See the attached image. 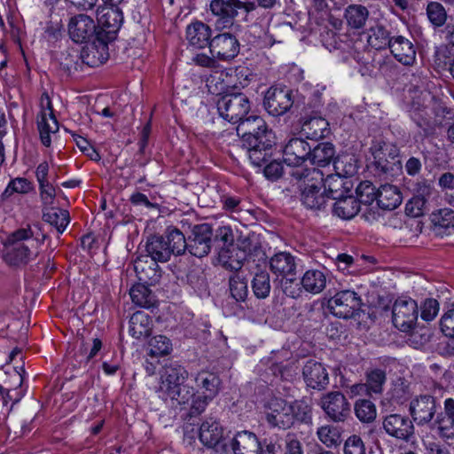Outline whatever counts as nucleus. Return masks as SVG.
Segmentation results:
<instances>
[{"label": "nucleus", "instance_id": "62", "mask_svg": "<svg viewBox=\"0 0 454 454\" xmlns=\"http://www.w3.org/2000/svg\"><path fill=\"white\" fill-rule=\"evenodd\" d=\"M305 208L314 212L321 211L325 208V200H301Z\"/></svg>", "mask_w": 454, "mask_h": 454}, {"label": "nucleus", "instance_id": "26", "mask_svg": "<svg viewBox=\"0 0 454 454\" xmlns=\"http://www.w3.org/2000/svg\"><path fill=\"white\" fill-rule=\"evenodd\" d=\"M389 48L395 59L400 63L411 66L416 60V51L413 43L407 38L397 35L389 41Z\"/></svg>", "mask_w": 454, "mask_h": 454}, {"label": "nucleus", "instance_id": "10", "mask_svg": "<svg viewBox=\"0 0 454 454\" xmlns=\"http://www.w3.org/2000/svg\"><path fill=\"white\" fill-rule=\"evenodd\" d=\"M199 436L202 444L212 449L214 454L230 453V440L223 437V427L213 418L207 419L201 424Z\"/></svg>", "mask_w": 454, "mask_h": 454}, {"label": "nucleus", "instance_id": "63", "mask_svg": "<svg viewBox=\"0 0 454 454\" xmlns=\"http://www.w3.org/2000/svg\"><path fill=\"white\" fill-rule=\"evenodd\" d=\"M405 168L409 175L414 176L419 172L421 168V163L418 159L411 158L406 162Z\"/></svg>", "mask_w": 454, "mask_h": 454}, {"label": "nucleus", "instance_id": "38", "mask_svg": "<svg viewBox=\"0 0 454 454\" xmlns=\"http://www.w3.org/2000/svg\"><path fill=\"white\" fill-rule=\"evenodd\" d=\"M318 440L327 448L336 447L341 442V431L335 426H322L317 428Z\"/></svg>", "mask_w": 454, "mask_h": 454}, {"label": "nucleus", "instance_id": "7", "mask_svg": "<svg viewBox=\"0 0 454 454\" xmlns=\"http://www.w3.org/2000/svg\"><path fill=\"white\" fill-rule=\"evenodd\" d=\"M194 381L198 394L193 389L190 404H186L190 417H196L204 412L209 403L218 395L222 383L216 373L208 371L199 372L194 376Z\"/></svg>", "mask_w": 454, "mask_h": 454}, {"label": "nucleus", "instance_id": "31", "mask_svg": "<svg viewBox=\"0 0 454 454\" xmlns=\"http://www.w3.org/2000/svg\"><path fill=\"white\" fill-rule=\"evenodd\" d=\"M326 275L319 270H308L300 283L302 288L312 294H320L326 286Z\"/></svg>", "mask_w": 454, "mask_h": 454}, {"label": "nucleus", "instance_id": "24", "mask_svg": "<svg viewBox=\"0 0 454 454\" xmlns=\"http://www.w3.org/2000/svg\"><path fill=\"white\" fill-rule=\"evenodd\" d=\"M234 454H262L257 436L249 431H241L230 440V450Z\"/></svg>", "mask_w": 454, "mask_h": 454}, {"label": "nucleus", "instance_id": "49", "mask_svg": "<svg viewBox=\"0 0 454 454\" xmlns=\"http://www.w3.org/2000/svg\"><path fill=\"white\" fill-rule=\"evenodd\" d=\"M427 14L430 22L436 27L442 26L447 19V13L443 6L435 2L428 4Z\"/></svg>", "mask_w": 454, "mask_h": 454}, {"label": "nucleus", "instance_id": "64", "mask_svg": "<svg viewBox=\"0 0 454 454\" xmlns=\"http://www.w3.org/2000/svg\"><path fill=\"white\" fill-rule=\"evenodd\" d=\"M49 171V166L47 162H42L36 168V177L40 184L43 186V182L47 181L46 177Z\"/></svg>", "mask_w": 454, "mask_h": 454}, {"label": "nucleus", "instance_id": "39", "mask_svg": "<svg viewBox=\"0 0 454 454\" xmlns=\"http://www.w3.org/2000/svg\"><path fill=\"white\" fill-rule=\"evenodd\" d=\"M362 200H336L333 204V214L338 217L348 220L361 210Z\"/></svg>", "mask_w": 454, "mask_h": 454}, {"label": "nucleus", "instance_id": "34", "mask_svg": "<svg viewBox=\"0 0 454 454\" xmlns=\"http://www.w3.org/2000/svg\"><path fill=\"white\" fill-rule=\"evenodd\" d=\"M328 122L321 117H311L301 123V133L309 139H318L325 136Z\"/></svg>", "mask_w": 454, "mask_h": 454}, {"label": "nucleus", "instance_id": "60", "mask_svg": "<svg viewBox=\"0 0 454 454\" xmlns=\"http://www.w3.org/2000/svg\"><path fill=\"white\" fill-rule=\"evenodd\" d=\"M402 200H393L389 202L388 200H376L375 208L380 210L381 214L385 211H391L395 209L401 205Z\"/></svg>", "mask_w": 454, "mask_h": 454}, {"label": "nucleus", "instance_id": "5", "mask_svg": "<svg viewBox=\"0 0 454 454\" xmlns=\"http://www.w3.org/2000/svg\"><path fill=\"white\" fill-rule=\"evenodd\" d=\"M357 160L352 154H341L334 161L335 175H329L325 180L317 184L318 188L314 190V196L327 199H350L346 192L349 191L350 184L341 176H354L357 171Z\"/></svg>", "mask_w": 454, "mask_h": 454}, {"label": "nucleus", "instance_id": "59", "mask_svg": "<svg viewBox=\"0 0 454 454\" xmlns=\"http://www.w3.org/2000/svg\"><path fill=\"white\" fill-rule=\"evenodd\" d=\"M336 265L338 269L343 272L347 271L348 273L352 272L350 268L354 264V258L347 254H340L336 257Z\"/></svg>", "mask_w": 454, "mask_h": 454}, {"label": "nucleus", "instance_id": "40", "mask_svg": "<svg viewBox=\"0 0 454 454\" xmlns=\"http://www.w3.org/2000/svg\"><path fill=\"white\" fill-rule=\"evenodd\" d=\"M270 278L265 270L255 273L252 279V290L258 299H265L270 293Z\"/></svg>", "mask_w": 454, "mask_h": 454}, {"label": "nucleus", "instance_id": "17", "mask_svg": "<svg viewBox=\"0 0 454 454\" xmlns=\"http://www.w3.org/2000/svg\"><path fill=\"white\" fill-rule=\"evenodd\" d=\"M321 408L334 422H342L349 415L350 405L345 395L339 392H330L321 398Z\"/></svg>", "mask_w": 454, "mask_h": 454}, {"label": "nucleus", "instance_id": "45", "mask_svg": "<svg viewBox=\"0 0 454 454\" xmlns=\"http://www.w3.org/2000/svg\"><path fill=\"white\" fill-rule=\"evenodd\" d=\"M150 351L152 356H166L172 350V343L170 340L164 335L154 336L149 342Z\"/></svg>", "mask_w": 454, "mask_h": 454}, {"label": "nucleus", "instance_id": "52", "mask_svg": "<svg viewBox=\"0 0 454 454\" xmlns=\"http://www.w3.org/2000/svg\"><path fill=\"white\" fill-rule=\"evenodd\" d=\"M427 200H407L405 214L411 217H419L429 211Z\"/></svg>", "mask_w": 454, "mask_h": 454}, {"label": "nucleus", "instance_id": "6", "mask_svg": "<svg viewBox=\"0 0 454 454\" xmlns=\"http://www.w3.org/2000/svg\"><path fill=\"white\" fill-rule=\"evenodd\" d=\"M188 377V372L181 365L168 366L165 369L159 387V397L164 401L170 400L186 409V404L193 396V387L182 385Z\"/></svg>", "mask_w": 454, "mask_h": 454}, {"label": "nucleus", "instance_id": "20", "mask_svg": "<svg viewBox=\"0 0 454 454\" xmlns=\"http://www.w3.org/2000/svg\"><path fill=\"white\" fill-rule=\"evenodd\" d=\"M410 412L418 426L430 423L436 413L435 398L430 395L417 396L410 403Z\"/></svg>", "mask_w": 454, "mask_h": 454}, {"label": "nucleus", "instance_id": "27", "mask_svg": "<svg viewBox=\"0 0 454 454\" xmlns=\"http://www.w3.org/2000/svg\"><path fill=\"white\" fill-rule=\"evenodd\" d=\"M356 194L358 198L367 197L368 199H392L395 196H400V190L391 184H384L376 188L370 181L361 182L356 188Z\"/></svg>", "mask_w": 454, "mask_h": 454}, {"label": "nucleus", "instance_id": "50", "mask_svg": "<svg viewBox=\"0 0 454 454\" xmlns=\"http://www.w3.org/2000/svg\"><path fill=\"white\" fill-rule=\"evenodd\" d=\"M33 189L32 184L28 182L25 178H16L12 180L7 188L5 189L4 193L6 196L12 195H25L31 192Z\"/></svg>", "mask_w": 454, "mask_h": 454}, {"label": "nucleus", "instance_id": "56", "mask_svg": "<svg viewBox=\"0 0 454 454\" xmlns=\"http://www.w3.org/2000/svg\"><path fill=\"white\" fill-rule=\"evenodd\" d=\"M263 173L266 178L275 180L283 173V166L277 160L271 161L264 166Z\"/></svg>", "mask_w": 454, "mask_h": 454}, {"label": "nucleus", "instance_id": "37", "mask_svg": "<svg viewBox=\"0 0 454 454\" xmlns=\"http://www.w3.org/2000/svg\"><path fill=\"white\" fill-rule=\"evenodd\" d=\"M129 295L137 306L149 309L155 304L154 295L145 283L134 285L129 291Z\"/></svg>", "mask_w": 454, "mask_h": 454}, {"label": "nucleus", "instance_id": "54", "mask_svg": "<svg viewBox=\"0 0 454 454\" xmlns=\"http://www.w3.org/2000/svg\"><path fill=\"white\" fill-rule=\"evenodd\" d=\"M439 303L435 299H427L421 306V317L426 321L433 320L438 314Z\"/></svg>", "mask_w": 454, "mask_h": 454}, {"label": "nucleus", "instance_id": "15", "mask_svg": "<svg viewBox=\"0 0 454 454\" xmlns=\"http://www.w3.org/2000/svg\"><path fill=\"white\" fill-rule=\"evenodd\" d=\"M293 105L292 92L284 87L272 86L265 93L263 106L272 116L286 113Z\"/></svg>", "mask_w": 454, "mask_h": 454}, {"label": "nucleus", "instance_id": "14", "mask_svg": "<svg viewBox=\"0 0 454 454\" xmlns=\"http://www.w3.org/2000/svg\"><path fill=\"white\" fill-rule=\"evenodd\" d=\"M213 230L208 223L194 225L187 239L189 253L201 258L208 254L212 247Z\"/></svg>", "mask_w": 454, "mask_h": 454}, {"label": "nucleus", "instance_id": "47", "mask_svg": "<svg viewBox=\"0 0 454 454\" xmlns=\"http://www.w3.org/2000/svg\"><path fill=\"white\" fill-rule=\"evenodd\" d=\"M431 221L434 226L454 229V210L447 207L441 208L432 213Z\"/></svg>", "mask_w": 454, "mask_h": 454}, {"label": "nucleus", "instance_id": "35", "mask_svg": "<svg viewBox=\"0 0 454 454\" xmlns=\"http://www.w3.org/2000/svg\"><path fill=\"white\" fill-rule=\"evenodd\" d=\"M164 241L174 255L183 254L187 248V239L182 231L173 226L165 231Z\"/></svg>", "mask_w": 454, "mask_h": 454}, {"label": "nucleus", "instance_id": "51", "mask_svg": "<svg viewBox=\"0 0 454 454\" xmlns=\"http://www.w3.org/2000/svg\"><path fill=\"white\" fill-rule=\"evenodd\" d=\"M343 452L344 454H366V447L360 436L353 434L345 441Z\"/></svg>", "mask_w": 454, "mask_h": 454}, {"label": "nucleus", "instance_id": "36", "mask_svg": "<svg viewBox=\"0 0 454 454\" xmlns=\"http://www.w3.org/2000/svg\"><path fill=\"white\" fill-rule=\"evenodd\" d=\"M335 153L333 145L330 143H321L310 148L308 160L317 167H324L329 164Z\"/></svg>", "mask_w": 454, "mask_h": 454}, {"label": "nucleus", "instance_id": "29", "mask_svg": "<svg viewBox=\"0 0 454 454\" xmlns=\"http://www.w3.org/2000/svg\"><path fill=\"white\" fill-rule=\"evenodd\" d=\"M210 36V27L200 21L193 22L186 28V39L194 49H203L209 45Z\"/></svg>", "mask_w": 454, "mask_h": 454}, {"label": "nucleus", "instance_id": "21", "mask_svg": "<svg viewBox=\"0 0 454 454\" xmlns=\"http://www.w3.org/2000/svg\"><path fill=\"white\" fill-rule=\"evenodd\" d=\"M210 52L214 57L227 60L236 57L239 51V43L235 36L223 33L215 36L209 43Z\"/></svg>", "mask_w": 454, "mask_h": 454}, {"label": "nucleus", "instance_id": "12", "mask_svg": "<svg viewBox=\"0 0 454 454\" xmlns=\"http://www.w3.org/2000/svg\"><path fill=\"white\" fill-rule=\"evenodd\" d=\"M254 8L253 2L240 0H214L210 4L213 14L218 17L215 21V27L218 29L230 26L231 18L237 14L238 10L244 9L246 12H250Z\"/></svg>", "mask_w": 454, "mask_h": 454}, {"label": "nucleus", "instance_id": "32", "mask_svg": "<svg viewBox=\"0 0 454 454\" xmlns=\"http://www.w3.org/2000/svg\"><path fill=\"white\" fill-rule=\"evenodd\" d=\"M146 254L148 258L155 262H165L170 259L172 253L166 245L163 236H153L150 238L145 246Z\"/></svg>", "mask_w": 454, "mask_h": 454}, {"label": "nucleus", "instance_id": "43", "mask_svg": "<svg viewBox=\"0 0 454 454\" xmlns=\"http://www.w3.org/2000/svg\"><path fill=\"white\" fill-rule=\"evenodd\" d=\"M355 413L360 421L369 423L376 419V406L370 400H358L355 405Z\"/></svg>", "mask_w": 454, "mask_h": 454}, {"label": "nucleus", "instance_id": "55", "mask_svg": "<svg viewBox=\"0 0 454 454\" xmlns=\"http://www.w3.org/2000/svg\"><path fill=\"white\" fill-rule=\"evenodd\" d=\"M374 206H376V200H362L360 211L365 220L373 221L381 215L380 208L376 209Z\"/></svg>", "mask_w": 454, "mask_h": 454}, {"label": "nucleus", "instance_id": "16", "mask_svg": "<svg viewBox=\"0 0 454 454\" xmlns=\"http://www.w3.org/2000/svg\"><path fill=\"white\" fill-rule=\"evenodd\" d=\"M97 19L99 26L98 34L102 33L108 41H113L121 26L122 12L116 5L109 4L98 10Z\"/></svg>", "mask_w": 454, "mask_h": 454}, {"label": "nucleus", "instance_id": "9", "mask_svg": "<svg viewBox=\"0 0 454 454\" xmlns=\"http://www.w3.org/2000/svg\"><path fill=\"white\" fill-rule=\"evenodd\" d=\"M419 307L411 298H398L392 308V322L403 333L411 332L417 324Z\"/></svg>", "mask_w": 454, "mask_h": 454}, {"label": "nucleus", "instance_id": "1", "mask_svg": "<svg viewBox=\"0 0 454 454\" xmlns=\"http://www.w3.org/2000/svg\"><path fill=\"white\" fill-rule=\"evenodd\" d=\"M46 239L39 224H27L12 231L4 242L3 257L11 266L27 264L38 254Z\"/></svg>", "mask_w": 454, "mask_h": 454}, {"label": "nucleus", "instance_id": "58", "mask_svg": "<svg viewBox=\"0 0 454 454\" xmlns=\"http://www.w3.org/2000/svg\"><path fill=\"white\" fill-rule=\"evenodd\" d=\"M286 454H303L301 443L294 435L287 434L286 436Z\"/></svg>", "mask_w": 454, "mask_h": 454}, {"label": "nucleus", "instance_id": "28", "mask_svg": "<svg viewBox=\"0 0 454 454\" xmlns=\"http://www.w3.org/2000/svg\"><path fill=\"white\" fill-rule=\"evenodd\" d=\"M153 321L149 315L144 311H137L132 314L129 321V333L137 339L142 340L151 335Z\"/></svg>", "mask_w": 454, "mask_h": 454}, {"label": "nucleus", "instance_id": "25", "mask_svg": "<svg viewBox=\"0 0 454 454\" xmlns=\"http://www.w3.org/2000/svg\"><path fill=\"white\" fill-rule=\"evenodd\" d=\"M302 375L307 386L314 389L325 388L329 383L326 369L315 360H309L305 364Z\"/></svg>", "mask_w": 454, "mask_h": 454}, {"label": "nucleus", "instance_id": "53", "mask_svg": "<svg viewBox=\"0 0 454 454\" xmlns=\"http://www.w3.org/2000/svg\"><path fill=\"white\" fill-rule=\"evenodd\" d=\"M442 333L450 338H454V308L446 311L440 321Z\"/></svg>", "mask_w": 454, "mask_h": 454}, {"label": "nucleus", "instance_id": "3", "mask_svg": "<svg viewBox=\"0 0 454 454\" xmlns=\"http://www.w3.org/2000/svg\"><path fill=\"white\" fill-rule=\"evenodd\" d=\"M309 153V144L297 137L289 139L283 149V160L287 166L295 168L291 175L297 180V186L305 197L314 196V190L318 188L317 184L323 176V173L316 168L310 170L302 168Z\"/></svg>", "mask_w": 454, "mask_h": 454}, {"label": "nucleus", "instance_id": "46", "mask_svg": "<svg viewBox=\"0 0 454 454\" xmlns=\"http://www.w3.org/2000/svg\"><path fill=\"white\" fill-rule=\"evenodd\" d=\"M434 428H436L439 434L447 439L454 438V419L439 413L434 422Z\"/></svg>", "mask_w": 454, "mask_h": 454}, {"label": "nucleus", "instance_id": "57", "mask_svg": "<svg viewBox=\"0 0 454 454\" xmlns=\"http://www.w3.org/2000/svg\"><path fill=\"white\" fill-rule=\"evenodd\" d=\"M385 151H389V156L394 160L397 155V149L394 145L384 144L379 151L373 152L374 159L378 160L379 165H381L383 169H387L386 166L382 165L383 160H387L384 158Z\"/></svg>", "mask_w": 454, "mask_h": 454}, {"label": "nucleus", "instance_id": "44", "mask_svg": "<svg viewBox=\"0 0 454 454\" xmlns=\"http://www.w3.org/2000/svg\"><path fill=\"white\" fill-rule=\"evenodd\" d=\"M230 293L231 298L236 302L245 301L247 294V282L239 275L230 278L229 280Z\"/></svg>", "mask_w": 454, "mask_h": 454}, {"label": "nucleus", "instance_id": "33", "mask_svg": "<svg viewBox=\"0 0 454 454\" xmlns=\"http://www.w3.org/2000/svg\"><path fill=\"white\" fill-rule=\"evenodd\" d=\"M43 219L54 226L59 233L64 232L70 222L68 211L57 207H44Z\"/></svg>", "mask_w": 454, "mask_h": 454}, {"label": "nucleus", "instance_id": "30", "mask_svg": "<svg viewBox=\"0 0 454 454\" xmlns=\"http://www.w3.org/2000/svg\"><path fill=\"white\" fill-rule=\"evenodd\" d=\"M108 41L102 33L98 34L93 43L88 46V64L97 66L105 63L109 58Z\"/></svg>", "mask_w": 454, "mask_h": 454}, {"label": "nucleus", "instance_id": "23", "mask_svg": "<svg viewBox=\"0 0 454 454\" xmlns=\"http://www.w3.org/2000/svg\"><path fill=\"white\" fill-rule=\"evenodd\" d=\"M96 32L94 20L85 14L72 17L68 23V34L75 43H83Z\"/></svg>", "mask_w": 454, "mask_h": 454}, {"label": "nucleus", "instance_id": "13", "mask_svg": "<svg viewBox=\"0 0 454 454\" xmlns=\"http://www.w3.org/2000/svg\"><path fill=\"white\" fill-rule=\"evenodd\" d=\"M269 267L272 274L281 278L282 285L285 286V292L286 293V284L292 283L296 279V258L291 253L278 252L270 258Z\"/></svg>", "mask_w": 454, "mask_h": 454}, {"label": "nucleus", "instance_id": "41", "mask_svg": "<svg viewBox=\"0 0 454 454\" xmlns=\"http://www.w3.org/2000/svg\"><path fill=\"white\" fill-rule=\"evenodd\" d=\"M345 17L349 26L360 28L368 18V11L362 5H350L346 9Z\"/></svg>", "mask_w": 454, "mask_h": 454}, {"label": "nucleus", "instance_id": "11", "mask_svg": "<svg viewBox=\"0 0 454 454\" xmlns=\"http://www.w3.org/2000/svg\"><path fill=\"white\" fill-rule=\"evenodd\" d=\"M361 303V298L355 291L342 290L327 301V309L337 317L350 318L359 310Z\"/></svg>", "mask_w": 454, "mask_h": 454}, {"label": "nucleus", "instance_id": "4", "mask_svg": "<svg viewBox=\"0 0 454 454\" xmlns=\"http://www.w3.org/2000/svg\"><path fill=\"white\" fill-rule=\"evenodd\" d=\"M237 133L242 136L244 145L251 164L262 168L271 156L270 148L274 137L268 131L265 121L259 116H254L242 121L237 127Z\"/></svg>", "mask_w": 454, "mask_h": 454}, {"label": "nucleus", "instance_id": "48", "mask_svg": "<svg viewBox=\"0 0 454 454\" xmlns=\"http://www.w3.org/2000/svg\"><path fill=\"white\" fill-rule=\"evenodd\" d=\"M388 35L385 28L380 26L370 29L368 34V43L375 49H381L387 44L389 45Z\"/></svg>", "mask_w": 454, "mask_h": 454}, {"label": "nucleus", "instance_id": "61", "mask_svg": "<svg viewBox=\"0 0 454 454\" xmlns=\"http://www.w3.org/2000/svg\"><path fill=\"white\" fill-rule=\"evenodd\" d=\"M439 185L443 190H454V174L447 172L439 178Z\"/></svg>", "mask_w": 454, "mask_h": 454}, {"label": "nucleus", "instance_id": "19", "mask_svg": "<svg viewBox=\"0 0 454 454\" xmlns=\"http://www.w3.org/2000/svg\"><path fill=\"white\" fill-rule=\"evenodd\" d=\"M41 111L37 117L38 129L42 143L45 146L51 145V134H54L59 130V123L53 114L51 102L47 95L41 98Z\"/></svg>", "mask_w": 454, "mask_h": 454}, {"label": "nucleus", "instance_id": "18", "mask_svg": "<svg viewBox=\"0 0 454 454\" xmlns=\"http://www.w3.org/2000/svg\"><path fill=\"white\" fill-rule=\"evenodd\" d=\"M382 428L393 438L408 441L414 434L412 421L408 416L399 413L386 415L382 419Z\"/></svg>", "mask_w": 454, "mask_h": 454}, {"label": "nucleus", "instance_id": "22", "mask_svg": "<svg viewBox=\"0 0 454 454\" xmlns=\"http://www.w3.org/2000/svg\"><path fill=\"white\" fill-rule=\"evenodd\" d=\"M134 270L140 283L147 286H154L161 278L158 262L148 258V255H140L135 260Z\"/></svg>", "mask_w": 454, "mask_h": 454}, {"label": "nucleus", "instance_id": "8", "mask_svg": "<svg viewBox=\"0 0 454 454\" xmlns=\"http://www.w3.org/2000/svg\"><path fill=\"white\" fill-rule=\"evenodd\" d=\"M217 109L223 119L232 123L239 122V125L249 119L243 118L250 110V103L247 97L242 93L226 94L218 100Z\"/></svg>", "mask_w": 454, "mask_h": 454}, {"label": "nucleus", "instance_id": "2", "mask_svg": "<svg viewBox=\"0 0 454 454\" xmlns=\"http://www.w3.org/2000/svg\"><path fill=\"white\" fill-rule=\"evenodd\" d=\"M312 410L310 400L306 398L288 402L281 397H272L264 403L263 416L269 427L286 430L296 422L311 424Z\"/></svg>", "mask_w": 454, "mask_h": 454}, {"label": "nucleus", "instance_id": "42", "mask_svg": "<svg viewBox=\"0 0 454 454\" xmlns=\"http://www.w3.org/2000/svg\"><path fill=\"white\" fill-rule=\"evenodd\" d=\"M387 375L381 369H372L366 372V386L369 387V395L381 394L386 383Z\"/></svg>", "mask_w": 454, "mask_h": 454}]
</instances>
